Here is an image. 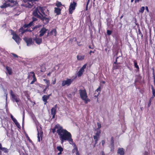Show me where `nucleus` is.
Instances as JSON below:
<instances>
[{
	"instance_id": "obj_24",
	"label": "nucleus",
	"mask_w": 155,
	"mask_h": 155,
	"mask_svg": "<svg viewBox=\"0 0 155 155\" xmlns=\"http://www.w3.org/2000/svg\"><path fill=\"white\" fill-rule=\"evenodd\" d=\"M9 5H10L9 4L5 3L3 5L1 6L0 7L1 8H5Z\"/></svg>"
},
{
	"instance_id": "obj_58",
	"label": "nucleus",
	"mask_w": 155,
	"mask_h": 155,
	"mask_svg": "<svg viewBox=\"0 0 155 155\" xmlns=\"http://www.w3.org/2000/svg\"><path fill=\"white\" fill-rule=\"evenodd\" d=\"M148 154V153L147 152H146L145 153V154H144V155H147Z\"/></svg>"
},
{
	"instance_id": "obj_46",
	"label": "nucleus",
	"mask_w": 155,
	"mask_h": 155,
	"mask_svg": "<svg viewBox=\"0 0 155 155\" xmlns=\"http://www.w3.org/2000/svg\"><path fill=\"white\" fill-rule=\"evenodd\" d=\"M145 8H146V9L147 10V12H149V10H148V7L146 6Z\"/></svg>"
},
{
	"instance_id": "obj_8",
	"label": "nucleus",
	"mask_w": 155,
	"mask_h": 155,
	"mask_svg": "<svg viewBox=\"0 0 155 155\" xmlns=\"http://www.w3.org/2000/svg\"><path fill=\"white\" fill-rule=\"evenodd\" d=\"M76 4V3L74 2H73V3L71 4L69 9V12L70 14H72L73 11L75 9Z\"/></svg>"
},
{
	"instance_id": "obj_29",
	"label": "nucleus",
	"mask_w": 155,
	"mask_h": 155,
	"mask_svg": "<svg viewBox=\"0 0 155 155\" xmlns=\"http://www.w3.org/2000/svg\"><path fill=\"white\" fill-rule=\"evenodd\" d=\"M1 150L3 151L5 153H7L8 152V150L7 148L5 147H2V148Z\"/></svg>"
},
{
	"instance_id": "obj_7",
	"label": "nucleus",
	"mask_w": 155,
	"mask_h": 155,
	"mask_svg": "<svg viewBox=\"0 0 155 155\" xmlns=\"http://www.w3.org/2000/svg\"><path fill=\"white\" fill-rule=\"evenodd\" d=\"M11 94L12 97V100L13 102L18 103L19 101V99L18 96L15 95L12 91H11Z\"/></svg>"
},
{
	"instance_id": "obj_52",
	"label": "nucleus",
	"mask_w": 155,
	"mask_h": 155,
	"mask_svg": "<svg viewBox=\"0 0 155 155\" xmlns=\"http://www.w3.org/2000/svg\"><path fill=\"white\" fill-rule=\"evenodd\" d=\"M2 148V145L1 143H0V149L1 150Z\"/></svg>"
},
{
	"instance_id": "obj_60",
	"label": "nucleus",
	"mask_w": 155,
	"mask_h": 155,
	"mask_svg": "<svg viewBox=\"0 0 155 155\" xmlns=\"http://www.w3.org/2000/svg\"><path fill=\"white\" fill-rule=\"evenodd\" d=\"M41 26V25H38V27H40Z\"/></svg>"
},
{
	"instance_id": "obj_27",
	"label": "nucleus",
	"mask_w": 155,
	"mask_h": 155,
	"mask_svg": "<svg viewBox=\"0 0 155 155\" xmlns=\"http://www.w3.org/2000/svg\"><path fill=\"white\" fill-rule=\"evenodd\" d=\"M51 33L52 35H54V36H56V31L55 29H54L52 30L51 32Z\"/></svg>"
},
{
	"instance_id": "obj_9",
	"label": "nucleus",
	"mask_w": 155,
	"mask_h": 155,
	"mask_svg": "<svg viewBox=\"0 0 155 155\" xmlns=\"http://www.w3.org/2000/svg\"><path fill=\"white\" fill-rule=\"evenodd\" d=\"M57 105H55L54 107H52L51 110V114L52 115V118H54L55 117V115L56 114V110H57Z\"/></svg>"
},
{
	"instance_id": "obj_53",
	"label": "nucleus",
	"mask_w": 155,
	"mask_h": 155,
	"mask_svg": "<svg viewBox=\"0 0 155 155\" xmlns=\"http://www.w3.org/2000/svg\"><path fill=\"white\" fill-rule=\"evenodd\" d=\"M46 89H47V88H45V89L44 90H43V92H44V93H45V91H46Z\"/></svg>"
},
{
	"instance_id": "obj_44",
	"label": "nucleus",
	"mask_w": 155,
	"mask_h": 155,
	"mask_svg": "<svg viewBox=\"0 0 155 155\" xmlns=\"http://www.w3.org/2000/svg\"><path fill=\"white\" fill-rule=\"evenodd\" d=\"M24 115H25V112H24V111H23V122L24 121Z\"/></svg>"
},
{
	"instance_id": "obj_63",
	"label": "nucleus",
	"mask_w": 155,
	"mask_h": 155,
	"mask_svg": "<svg viewBox=\"0 0 155 155\" xmlns=\"http://www.w3.org/2000/svg\"><path fill=\"white\" fill-rule=\"evenodd\" d=\"M134 0H131V2H133L134 1Z\"/></svg>"
},
{
	"instance_id": "obj_2",
	"label": "nucleus",
	"mask_w": 155,
	"mask_h": 155,
	"mask_svg": "<svg viewBox=\"0 0 155 155\" xmlns=\"http://www.w3.org/2000/svg\"><path fill=\"white\" fill-rule=\"evenodd\" d=\"M58 134L59 135L62 144L66 140L69 141L71 144H72L73 143L71 135L67 130L63 129L62 128L61 130L60 129L58 130Z\"/></svg>"
},
{
	"instance_id": "obj_12",
	"label": "nucleus",
	"mask_w": 155,
	"mask_h": 155,
	"mask_svg": "<svg viewBox=\"0 0 155 155\" xmlns=\"http://www.w3.org/2000/svg\"><path fill=\"white\" fill-rule=\"evenodd\" d=\"M24 39L26 42L28 46H29L32 44V40L31 38H28L25 37Z\"/></svg>"
},
{
	"instance_id": "obj_5",
	"label": "nucleus",
	"mask_w": 155,
	"mask_h": 155,
	"mask_svg": "<svg viewBox=\"0 0 155 155\" xmlns=\"http://www.w3.org/2000/svg\"><path fill=\"white\" fill-rule=\"evenodd\" d=\"M73 79H67L66 80H63L62 82V86L64 87L65 86H69L72 82Z\"/></svg>"
},
{
	"instance_id": "obj_13",
	"label": "nucleus",
	"mask_w": 155,
	"mask_h": 155,
	"mask_svg": "<svg viewBox=\"0 0 155 155\" xmlns=\"http://www.w3.org/2000/svg\"><path fill=\"white\" fill-rule=\"evenodd\" d=\"M34 41L38 45L40 44L42 42V39L41 38L36 37L34 39Z\"/></svg>"
},
{
	"instance_id": "obj_37",
	"label": "nucleus",
	"mask_w": 155,
	"mask_h": 155,
	"mask_svg": "<svg viewBox=\"0 0 155 155\" xmlns=\"http://www.w3.org/2000/svg\"><path fill=\"white\" fill-rule=\"evenodd\" d=\"M12 54L14 57H15V58H18V56L16 54L14 53H12Z\"/></svg>"
},
{
	"instance_id": "obj_34",
	"label": "nucleus",
	"mask_w": 155,
	"mask_h": 155,
	"mask_svg": "<svg viewBox=\"0 0 155 155\" xmlns=\"http://www.w3.org/2000/svg\"><path fill=\"white\" fill-rule=\"evenodd\" d=\"M50 84V81H47V85L46 87V88L47 89L49 86Z\"/></svg>"
},
{
	"instance_id": "obj_47",
	"label": "nucleus",
	"mask_w": 155,
	"mask_h": 155,
	"mask_svg": "<svg viewBox=\"0 0 155 155\" xmlns=\"http://www.w3.org/2000/svg\"><path fill=\"white\" fill-rule=\"evenodd\" d=\"M89 2H90V0H88L87 2V7H88V5L89 3Z\"/></svg>"
},
{
	"instance_id": "obj_25",
	"label": "nucleus",
	"mask_w": 155,
	"mask_h": 155,
	"mask_svg": "<svg viewBox=\"0 0 155 155\" xmlns=\"http://www.w3.org/2000/svg\"><path fill=\"white\" fill-rule=\"evenodd\" d=\"M151 89L153 93V97L155 96V91L154 88L153 86H151Z\"/></svg>"
},
{
	"instance_id": "obj_39",
	"label": "nucleus",
	"mask_w": 155,
	"mask_h": 155,
	"mask_svg": "<svg viewBox=\"0 0 155 155\" xmlns=\"http://www.w3.org/2000/svg\"><path fill=\"white\" fill-rule=\"evenodd\" d=\"M6 1V0H5ZM7 1L10 2L11 3H14V2L12 0H6Z\"/></svg>"
},
{
	"instance_id": "obj_30",
	"label": "nucleus",
	"mask_w": 155,
	"mask_h": 155,
	"mask_svg": "<svg viewBox=\"0 0 155 155\" xmlns=\"http://www.w3.org/2000/svg\"><path fill=\"white\" fill-rule=\"evenodd\" d=\"M100 133H101V131H100V130H99V129H97V132L95 134V135L99 136Z\"/></svg>"
},
{
	"instance_id": "obj_49",
	"label": "nucleus",
	"mask_w": 155,
	"mask_h": 155,
	"mask_svg": "<svg viewBox=\"0 0 155 155\" xmlns=\"http://www.w3.org/2000/svg\"><path fill=\"white\" fill-rule=\"evenodd\" d=\"M43 81H45V82H46V84H47V81H49V80H47V79H44L43 80Z\"/></svg>"
},
{
	"instance_id": "obj_1",
	"label": "nucleus",
	"mask_w": 155,
	"mask_h": 155,
	"mask_svg": "<svg viewBox=\"0 0 155 155\" xmlns=\"http://www.w3.org/2000/svg\"><path fill=\"white\" fill-rule=\"evenodd\" d=\"M48 10L45 7H38L34 10L33 14L34 16L42 20L44 23L46 24L50 20L49 18L45 16L48 14Z\"/></svg>"
},
{
	"instance_id": "obj_64",
	"label": "nucleus",
	"mask_w": 155,
	"mask_h": 155,
	"mask_svg": "<svg viewBox=\"0 0 155 155\" xmlns=\"http://www.w3.org/2000/svg\"><path fill=\"white\" fill-rule=\"evenodd\" d=\"M154 81L155 82V77L154 76Z\"/></svg>"
},
{
	"instance_id": "obj_50",
	"label": "nucleus",
	"mask_w": 155,
	"mask_h": 155,
	"mask_svg": "<svg viewBox=\"0 0 155 155\" xmlns=\"http://www.w3.org/2000/svg\"><path fill=\"white\" fill-rule=\"evenodd\" d=\"M51 72H49L48 74H47V75L48 76H50L51 75Z\"/></svg>"
},
{
	"instance_id": "obj_56",
	"label": "nucleus",
	"mask_w": 155,
	"mask_h": 155,
	"mask_svg": "<svg viewBox=\"0 0 155 155\" xmlns=\"http://www.w3.org/2000/svg\"><path fill=\"white\" fill-rule=\"evenodd\" d=\"M98 140H95V144H97V141Z\"/></svg>"
},
{
	"instance_id": "obj_41",
	"label": "nucleus",
	"mask_w": 155,
	"mask_h": 155,
	"mask_svg": "<svg viewBox=\"0 0 155 155\" xmlns=\"http://www.w3.org/2000/svg\"><path fill=\"white\" fill-rule=\"evenodd\" d=\"M56 79L55 78L54 79V80L52 81V84H55L56 82Z\"/></svg>"
},
{
	"instance_id": "obj_18",
	"label": "nucleus",
	"mask_w": 155,
	"mask_h": 155,
	"mask_svg": "<svg viewBox=\"0 0 155 155\" xmlns=\"http://www.w3.org/2000/svg\"><path fill=\"white\" fill-rule=\"evenodd\" d=\"M117 153L120 155H124V150L123 148H120L117 150Z\"/></svg>"
},
{
	"instance_id": "obj_61",
	"label": "nucleus",
	"mask_w": 155,
	"mask_h": 155,
	"mask_svg": "<svg viewBox=\"0 0 155 155\" xmlns=\"http://www.w3.org/2000/svg\"><path fill=\"white\" fill-rule=\"evenodd\" d=\"M89 47L90 48H92L91 47V46H89Z\"/></svg>"
},
{
	"instance_id": "obj_62",
	"label": "nucleus",
	"mask_w": 155,
	"mask_h": 155,
	"mask_svg": "<svg viewBox=\"0 0 155 155\" xmlns=\"http://www.w3.org/2000/svg\"><path fill=\"white\" fill-rule=\"evenodd\" d=\"M5 94H6V99H7V93H5Z\"/></svg>"
},
{
	"instance_id": "obj_57",
	"label": "nucleus",
	"mask_w": 155,
	"mask_h": 155,
	"mask_svg": "<svg viewBox=\"0 0 155 155\" xmlns=\"http://www.w3.org/2000/svg\"><path fill=\"white\" fill-rule=\"evenodd\" d=\"M61 152H60L59 153H58V155H60V154H61Z\"/></svg>"
},
{
	"instance_id": "obj_48",
	"label": "nucleus",
	"mask_w": 155,
	"mask_h": 155,
	"mask_svg": "<svg viewBox=\"0 0 155 155\" xmlns=\"http://www.w3.org/2000/svg\"><path fill=\"white\" fill-rule=\"evenodd\" d=\"M141 0H136L135 1V2L137 3V2H138L139 1H141Z\"/></svg>"
},
{
	"instance_id": "obj_33",
	"label": "nucleus",
	"mask_w": 155,
	"mask_h": 155,
	"mask_svg": "<svg viewBox=\"0 0 155 155\" xmlns=\"http://www.w3.org/2000/svg\"><path fill=\"white\" fill-rule=\"evenodd\" d=\"M134 64L135 67L137 69H139V66L137 64V63L135 61L134 62Z\"/></svg>"
},
{
	"instance_id": "obj_55",
	"label": "nucleus",
	"mask_w": 155,
	"mask_h": 155,
	"mask_svg": "<svg viewBox=\"0 0 155 155\" xmlns=\"http://www.w3.org/2000/svg\"><path fill=\"white\" fill-rule=\"evenodd\" d=\"M11 117L12 120L14 118L12 115H11Z\"/></svg>"
},
{
	"instance_id": "obj_28",
	"label": "nucleus",
	"mask_w": 155,
	"mask_h": 155,
	"mask_svg": "<svg viewBox=\"0 0 155 155\" xmlns=\"http://www.w3.org/2000/svg\"><path fill=\"white\" fill-rule=\"evenodd\" d=\"M144 9L145 7L144 6H143L140 8L139 12L142 13L143 12Z\"/></svg>"
},
{
	"instance_id": "obj_14",
	"label": "nucleus",
	"mask_w": 155,
	"mask_h": 155,
	"mask_svg": "<svg viewBox=\"0 0 155 155\" xmlns=\"http://www.w3.org/2000/svg\"><path fill=\"white\" fill-rule=\"evenodd\" d=\"M101 91V88L100 87H99L95 91L94 93V97L97 98L98 96L100 94Z\"/></svg>"
},
{
	"instance_id": "obj_21",
	"label": "nucleus",
	"mask_w": 155,
	"mask_h": 155,
	"mask_svg": "<svg viewBox=\"0 0 155 155\" xmlns=\"http://www.w3.org/2000/svg\"><path fill=\"white\" fill-rule=\"evenodd\" d=\"M61 9L58 8H55L54 12L57 15H59L60 13Z\"/></svg>"
},
{
	"instance_id": "obj_36",
	"label": "nucleus",
	"mask_w": 155,
	"mask_h": 155,
	"mask_svg": "<svg viewBox=\"0 0 155 155\" xmlns=\"http://www.w3.org/2000/svg\"><path fill=\"white\" fill-rule=\"evenodd\" d=\"M86 65H87L86 64H84L81 69L84 71V69L86 68Z\"/></svg>"
},
{
	"instance_id": "obj_43",
	"label": "nucleus",
	"mask_w": 155,
	"mask_h": 155,
	"mask_svg": "<svg viewBox=\"0 0 155 155\" xmlns=\"http://www.w3.org/2000/svg\"><path fill=\"white\" fill-rule=\"evenodd\" d=\"M75 149H76V150L77 151V152L76 153V155H80L79 154V153L78 151V149H77V148H76Z\"/></svg>"
},
{
	"instance_id": "obj_11",
	"label": "nucleus",
	"mask_w": 155,
	"mask_h": 155,
	"mask_svg": "<svg viewBox=\"0 0 155 155\" xmlns=\"http://www.w3.org/2000/svg\"><path fill=\"white\" fill-rule=\"evenodd\" d=\"M38 134V140L39 142H40V140H42V136L43 134V132H42L40 130L39 131L38 129H37Z\"/></svg>"
},
{
	"instance_id": "obj_4",
	"label": "nucleus",
	"mask_w": 155,
	"mask_h": 155,
	"mask_svg": "<svg viewBox=\"0 0 155 155\" xmlns=\"http://www.w3.org/2000/svg\"><path fill=\"white\" fill-rule=\"evenodd\" d=\"M38 1V0H27L26 1H24L25 4L24 5L25 7L30 8L34 5L33 3L35 1Z\"/></svg>"
},
{
	"instance_id": "obj_32",
	"label": "nucleus",
	"mask_w": 155,
	"mask_h": 155,
	"mask_svg": "<svg viewBox=\"0 0 155 155\" xmlns=\"http://www.w3.org/2000/svg\"><path fill=\"white\" fill-rule=\"evenodd\" d=\"M56 5L58 7H60L61 5V4L60 2H57L56 3Z\"/></svg>"
},
{
	"instance_id": "obj_54",
	"label": "nucleus",
	"mask_w": 155,
	"mask_h": 155,
	"mask_svg": "<svg viewBox=\"0 0 155 155\" xmlns=\"http://www.w3.org/2000/svg\"><path fill=\"white\" fill-rule=\"evenodd\" d=\"M91 53H94V52H93V51H90V53H90V55H91Z\"/></svg>"
},
{
	"instance_id": "obj_38",
	"label": "nucleus",
	"mask_w": 155,
	"mask_h": 155,
	"mask_svg": "<svg viewBox=\"0 0 155 155\" xmlns=\"http://www.w3.org/2000/svg\"><path fill=\"white\" fill-rule=\"evenodd\" d=\"M97 125L98 128V129H99L101 127V125L99 123H97Z\"/></svg>"
},
{
	"instance_id": "obj_35",
	"label": "nucleus",
	"mask_w": 155,
	"mask_h": 155,
	"mask_svg": "<svg viewBox=\"0 0 155 155\" xmlns=\"http://www.w3.org/2000/svg\"><path fill=\"white\" fill-rule=\"evenodd\" d=\"M107 33L108 35H110L111 34L112 31L109 30H107Z\"/></svg>"
},
{
	"instance_id": "obj_17",
	"label": "nucleus",
	"mask_w": 155,
	"mask_h": 155,
	"mask_svg": "<svg viewBox=\"0 0 155 155\" xmlns=\"http://www.w3.org/2000/svg\"><path fill=\"white\" fill-rule=\"evenodd\" d=\"M49 99V96H47L46 95H44L42 97L43 101L44 102V104H46L47 103V100Z\"/></svg>"
},
{
	"instance_id": "obj_19",
	"label": "nucleus",
	"mask_w": 155,
	"mask_h": 155,
	"mask_svg": "<svg viewBox=\"0 0 155 155\" xmlns=\"http://www.w3.org/2000/svg\"><path fill=\"white\" fill-rule=\"evenodd\" d=\"M84 55H78L77 56V58L78 60L82 61L84 59Z\"/></svg>"
},
{
	"instance_id": "obj_51",
	"label": "nucleus",
	"mask_w": 155,
	"mask_h": 155,
	"mask_svg": "<svg viewBox=\"0 0 155 155\" xmlns=\"http://www.w3.org/2000/svg\"><path fill=\"white\" fill-rule=\"evenodd\" d=\"M150 103H151V101H150L149 102L148 104V105L149 107H150Z\"/></svg>"
},
{
	"instance_id": "obj_10",
	"label": "nucleus",
	"mask_w": 155,
	"mask_h": 155,
	"mask_svg": "<svg viewBox=\"0 0 155 155\" xmlns=\"http://www.w3.org/2000/svg\"><path fill=\"white\" fill-rule=\"evenodd\" d=\"M62 128L59 125L57 124L55 126L54 128L52 129V132L53 133H54L56 131L58 133V130L60 129L61 130Z\"/></svg>"
},
{
	"instance_id": "obj_6",
	"label": "nucleus",
	"mask_w": 155,
	"mask_h": 155,
	"mask_svg": "<svg viewBox=\"0 0 155 155\" xmlns=\"http://www.w3.org/2000/svg\"><path fill=\"white\" fill-rule=\"evenodd\" d=\"M11 33L13 35L12 38L18 44L20 42L21 39L14 31H12Z\"/></svg>"
},
{
	"instance_id": "obj_45",
	"label": "nucleus",
	"mask_w": 155,
	"mask_h": 155,
	"mask_svg": "<svg viewBox=\"0 0 155 155\" xmlns=\"http://www.w3.org/2000/svg\"><path fill=\"white\" fill-rule=\"evenodd\" d=\"M105 143V142L104 140H103L102 141V146H104V143Z\"/></svg>"
},
{
	"instance_id": "obj_3",
	"label": "nucleus",
	"mask_w": 155,
	"mask_h": 155,
	"mask_svg": "<svg viewBox=\"0 0 155 155\" xmlns=\"http://www.w3.org/2000/svg\"><path fill=\"white\" fill-rule=\"evenodd\" d=\"M80 97L84 101L85 104H87L90 101V100L87 98V93L85 90H80L79 91Z\"/></svg>"
},
{
	"instance_id": "obj_26",
	"label": "nucleus",
	"mask_w": 155,
	"mask_h": 155,
	"mask_svg": "<svg viewBox=\"0 0 155 155\" xmlns=\"http://www.w3.org/2000/svg\"><path fill=\"white\" fill-rule=\"evenodd\" d=\"M57 150L60 152H62L63 150V148L61 147V146H58L57 147Z\"/></svg>"
},
{
	"instance_id": "obj_40",
	"label": "nucleus",
	"mask_w": 155,
	"mask_h": 155,
	"mask_svg": "<svg viewBox=\"0 0 155 155\" xmlns=\"http://www.w3.org/2000/svg\"><path fill=\"white\" fill-rule=\"evenodd\" d=\"M16 125L17 126V127H19L20 126V125L19 124V123L17 121V122H16L15 123Z\"/></svg>"
},
{
	"instance_id": "obj_20",
	"label": "nucleus",
	"mask_w": 155,
	"mask_h": 155,
	"mask_svg": "<svg viewBox=\"0 0 155 155\" xmlns=\"http://www.w3.org/2000/svg\"><path fill=\"white\" fill-rule=\"evenodd\" d=\"M6 69L9 75H11L12 73V69L9 67H6Z\"/></svg>"
},
{
	"instance_id": "obj_42",
	"label": "nucleus",
	"mask_w": 155,
	"mask_h": 155,
	"mask_svg": "<svg viewBox=\"0 0 155 155\" xmlns=\"http://www.w3.org/2000/svg\"><path fill=\"white\" fill-rule=\"evenodd\" d=\"M12 120L15 123L17 122V120L15 118H14Z\"/></svg>"
},
{
	"instance_id": "obj_59",
	"label": "nucleus",
	"mask_w": 155,
	"mask_h": 155,
	"mask_svg": "<svg viewBox=\"0 0 155 155\" xmlns=\"http://www.w3.org/2000/svg\"><path fill=\"white\" fill-rule=\"evenodd\" d=\"M102 155H105L104 152H102Z\"/></svg>"
},
{
	"instance_id": "obj_15",
	"label": "nucleus",
	"mask_w": 155,
	"mask_h": 155,
	"mask_svg": "<svg viewBox=\"0 0 155 155\" xmlns=\"http://www.w3.org/2000/svg\"><path fill=\"white\" fill-rule=\"evenodd\" d=\"M47 30L44 28H42L40 31L39 36L40 37L43 36L46 33Z\"/></svg>"
},
{
	"instance_id": "obj_31",
	"label": "nucleus",
	"mask_w": 155,
	"mask_h": 155,
	"mask_svg": "<svg viewBox=\"0 0 155 155\" xmlns=\"http://www.w3.org/2000/svg\"><path fill=\"white\" fill-rule=\"evenodd\" d=\"M94 138L95 140H98L99 138V136L95 135L94 136Z\"/></svg>"
},
{
	"instance_id": "obj_22",
	"label": "nucleus",
	"mask_w": 155,
	"mask_h": 155,
	"mask_svg": "<svg viewBox=\"0 0 155 155\" xmlns=\"http://www.w3.org/2000/svg\"><path fill=\"white\" fill-rule=\"evenodd\" d=\"M36 20V19L34 18H33V21L32 22H31L27 26H26V27H29L31 26V25H32V24L34 21H35Z\"/></svg>"
},
{
	"instance_id": "obj_16",
	"label": "nucleus",
	"mask_w": 155,
	"mask_h": 155,
	"mask_svg": "<svg viewBox=\"0 0 155 155\" xmlns=\"http://www.w3.org/2000/svg\"><path fill=\"white\" fill-rule=\"evenodd\" d=\"M31 74V75H32V77L33 78V81H32L30 83L31 84H32L34 83L36 81V79L35 77V75L34 72H30V75Z\"/></svg>"
},
{
	"instance_id": "obj_23",
	"label": "nucleus",
	"mask_w": 155,
	"mask_h": 155,
	"mask_svg": "<svg viewBox=\"0 0 155 155\" xmlns=\"http://www.w3.org/2000/svg\"><path fill=\"white\" fill-rule=\"evenodd\" d=\"M84 71L80 69L78 73V77H81L83 74Z\"/></svg>"
}]
</instances>
